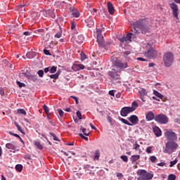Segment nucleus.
<instances>
[{
  "instance_id": "obj_1",
  "label": "nucleus",
  "mask_w": 180,
  "mask_h": 180,
  "mask_svg": "<svg viewBox=\"0 0 180 180\" xmlns=\"http://www.w3.org/2000/svg\"><path fill=\"white\" fill-rule=\"evenodd\" d=\"M134 28L131 30L132 33L134 34H138L139 33H142L143 34H146L147 32H148L149 29L144 23H143V20H139L134 22L132 24Z\"/></svg>"
},
{
  "instance_id": "obj_2",
  "label": "nucleus",
  "mask_w": 180,
  "mask_h": 180,
  "mask_svg": "<svg viewBox=\"0 0 180 180\" xmlns=\"http://www.w3.org/2000/svg\"><path fill=\"white\" fill-rule=\"evenodd\" d=\"M179 145L175 141H167L165 144V148L163 150L165 154H169L171 155L172 153H175L178 150Z\"/></svg>"
},
{
  "instance_id": "obj_3",
  "label": "nucleus",
  "mask_w": 180,
  "mask_h": 180,
  "mask_svg": "<svg viewBox=\"0 0 180 180\" xmlns=\"http://www.w3.org/2000/svg\"><path fill=\"white\" fill-rule=\"evenodd\" d=\"M139 108V103L133 101L131 107H124L121 109L120 115L123 117H126L129 113H131Z\"/></svg>"
},
{
  "instance_id": "obj_4",
  "label": "nucleus",
  "mask_w": 180,
  "mask_h": 180,
  "mask_svg": "<svg viewBox=\"0 0 180 180\" xmlns=\"http://www.w3.org/2000/svg\"><path fill=\"white\" fill-rule=\"evenodd\" d=\"M164 136L169 141H176L178 140V135L171 129H165Z\"/></svg>"
},
{
  "instance_id": "obj_5",
  "label": "nucleus",
  "mask_w": 180,
  "mask_h": 180,
  "mask_svg": "<svg viewBox=\"0 0 180 180\" xmlns=\"http://www.w3.org/2000/svg\"><path fill=\"white\" fill-rule=\"evenodd\" d=\"M137 174L139 177L136 180H150L154 178V174L148 173L144 169L138 170Z\"/></svg>"
},
{
  "instance_id": "obj_6",
  "label": "nucleus",
  "mask_w": 180,
  "mask_h": 180,
  "mask_svg": "<svg viewBox=\"0 0 180 180\" xmlns=\"http://www.w3.org/2000/svg\"><path fill=\"white\" fill-rule=\"evenodd\" d=\"M163 61L165 67H171L174 63V54L171 52H168L164 54Z\"/></svg>"
},
{
  "instance_id": "obj_7",
  "label": "nucleus",
  "mask_w": 180,
  "mask_h": 180,
  "mask_svg": "<svg viewBox=\"0 0 180 180\" xmlns=\"http://www.w3.org/2000/svg\"><path fill=\"white\" fill-rule=\"evenodd\" d=\"M108 75L110 77V79L113 84H120V75L117 74L116 70L112 69L111 71L108 72Z\"/></svg>"
},
{
  "instance_id": "obj_8",
  "label": "nucleus",
  "mask_w": 180,
  "mask_h": 180,
  "mask_svg": "<svg viewBox=\"0 0 180 180\" xmlns=\"http://www.w3.org/2000/svg\"><path fill=\"white\" fill-rule=\"evenodd\" d=\"M155 122L160 123V124H167L168 123V117L164 114H159L155 115Z\"/></svg>"
},
{
  "instance_id": "obj_9",
  "label": "nucleus",
  "mask_w": 180,
  "mask_h": 180,
  "mask_svg": "<svg viewBox=\"0 0 180 180\" xmlns=\"http://www.w3.org/2000/svg\"><path fill=\"white\" fill-rule=\"evenodd\" d=\"M145 57L147 58H157L158 56V51L154 49V48H150L144 53Z\"/></svg>"
},
{
  "instance_id": "obj_10",
  "label": "nucleus",
  "mask_w": 180,
  "mask_h": 180,
  "mask_svg": "<svg viewBox=\"0 0 180 180\" xmlns=\"http://www.w3.org/2000/svg\"><path fill=\"white\" fill-rule=\"evenodd\" d=\"M6 148L11 150V153H15V151H19V146H16L13 143H8L6 144Z\"/></svg>"
},
{
  "instance_id": "obj_11",
  "label": "nucleus",
  "mask_w": 180,
  "mask_h": 180,
  "mask_svg": "<svg viewBox=\"0 0 180 180\" xmlns=\"http://www.w3.org/2000/svg\"><path fill=\"white\" fill-rule=\"evenodd\" d=\"M138 92L140 95V99H141L143 102H146V98L144 97L147 96V90H146V89L139 87L138 89Z\"/></svg>"
},
{
  "instance_id": "obj_12",
  "label": "nucleus",
  "mask_w": 180,
  "mask_h": 180,
  "mask_svg": "<svg viewBox=\"0 0 180 180\" xmlns=\"http://www.w3.org/2000/svg\"><path fill=\"white\" fill-rule=\"evenodd\" d=\"M115 65L120 70H124V68H127L128 67L127 63H123L122 61L117 60L115 62Z\"/></svg>"
},
{
  "instance_id": "obj_13",
  "label": "nucleus",
  "mask_w": 180,
  "mask_h": 180,
  "mask_svg": "<svg viewBox=\"0 0 180 180\" xmlns=\"http://www.w3.org/2000/svg\"><path fill=\"white\" fill-rule=\"evenodd\" d=\"M170 8L173 11V16L178 19V5H176L175 3H172L170 4Z\"/></svg>"
},
{
  "instance_id": "obj_14",
  "label": "nucleus",
  "mask_w": 180,
  "mask_h": 180,
  "mask_svg": "<svg viewBox=\"0 0 180 180\" xmlns=\"http://www.w3.org/2000/svg\"><path fill=\"white\" fill-rule=\"evenodd\" d=\"M70 13L73 18H79V11L74 7L70 8Z\"/></svg>"
},
{
  "instance_id": "obj_15",
  "label": "nucleus",
  "mask_w": 180,
  "mask_h": 180,
  "mask_svg": "<svg viewBox=\"0 0 180 180\" xmlns=\"http://www.w3.org/2000/svg\"><path fill=\"white\" fill-rule=\"evenodd\" d=\"M97 41L99 46H103V36L99 30H97Z\"/></svg>"
},
{
  "instance_id": "obj_16",
  "label": "nucleus",
  "mask_w": 180,
  "mask_h": 180,
  "mask_svg": "<svg viewBox=\"0 0 180 180\" xmlns=\"http://www.w3.org/2000/svg\"><path fill=\"white\" fill-rule=\"evenodd\" d=\"M146 119L147 122H151V120H155V115L152 111H149L146 115Z\"/></svg>"
},
{
  "instance_id": "obj_17",
  "label": "nucleus",
  "mask_w": 180,
  "mask_h": 180,
  "mask_svg": "<svg viewBox=\"0 0 180 180\" xmlns=\"http://www.w3.org/2000/svg\"><path fill=\"white\" fill-rule=\"evenodd\" d=\"M128 120L131 123H132V124H137V123H139V117H137V115H131Z\"/></svg>"
},
{
  "instance_id": "obj_18",
  "label": "nucleus",
  "mask_w": 180,
  "mask_h": 180,
  "mask_svg": "<svg viewBox=\"0 0 180 180\" xmlns=\"http://www.w3.org/2000/svg\"><path fill=\"white\" fill-rule=\"evenodd\" d=\"M22 74L24 75V77H26L28 79H31V81L36 82L37 80V76L33 75H30L29 73H25L22 72Z\"/></svg>"
},
{
  "instance_id": "obj_19",
  "label": "nucleus",
  "mask_w": 180,
  "mask_h": 180,
  "mask_svg": "<svg viewBox=\"0 0 180 180\" xmlns=\"http://www.w3.org/2000/svg\"><path fill=\"white\" fill-rule=\"evenodd\" d=\"M153 132L156 137H161L162 136V131H161V129L158 127H155L153 128Z\"/></svg>"
},
{
  "instance_id": "obj_20",
  "label": "nucleus",
  "mask_w": 180,
  "mask_h": 180,
  "mask_svg": "<svg viewBox=\"0 0 180 180\" xmlns=\"http://www.w3.org/2000/svg\"><path fill=\"white\" fill-rule=\"evenodd\" d=\"M72 68L74 71H79V70H84L85 66L82 64H75L72 65Z\"/></svg>"
},
{
  "instance_id": "obj_21",
  "label": "nucleus",
  "mask_w": 180,
  "mask_h": 180,
  "mask_svg": "<svg viewBox=\"0 0 180 180\" xmlns=\"http://www.w3.org/2000/svg\"><path fill=\"white\" fill-rule=\"evenodd\" d=\"M46 18H52V19H56V13L53 10H48L46 13Z\"/></svg>"
},
{
  "instance_id": "obj_22",
  "label": "nucleus",
  "mask_w": 180,
  "mask_h": 180,
  "mask_svg": "<svg viewBox=\"0 0 180 180\" xmlns=\"http://www.w3.org/2000/svg\"><path fill=\"white\" fill-rule=\"evenodd\" d=\"M108 11L110 15H113V13H115V7L113 6V4L110 2L108 3Z\"/></svg>"
},
{
  "instance_id": "obj_23",
  "label": "nucleus",
  "mask_w": 180,
  "mask_h": 180,
  "mask_svg": "<svg viewBox=\"0 0 180 180\" xmlns=\"http://www.w3.org/2000/svg\"><path fill=\"white\" fill-rule=\"evenodd\" d=\"M140 158V155H133L130 158V161L132 164H134L136 161H139V159Z\"/></svg>"
},
{
  "instance_id": "obj_24",
  "label": "nucleus",
  "mask_w": 180,
  "mask_h": 180,
  "mask_svg": "<svg viewBox=\"0 0 180 180\" xmlns=\"http://www.w3.org/2000/svg\"><path fill=\"white\" fill-rule=\"evenodd\" d=\"M86 23L88 27H92L94 25V20L92 18H88L86 20Z\"/></svg>"
},
{
  "instance_id": "obj_25",
  "label": "nucleus",
  "mask_w": 180,
  "mask_h": 180,
  "mask_svg": "<svg viewBox=\"0 0 180 180\" xmlns=\"http://www.w3.org/2000/svg\"><path fill=\"white\" fill-rule=\"evenodd\" d=\"M62 35H63V28H61V26H59V30H58V32L55 34V37H56V39H60Z\"/></svg>"
},
{
  "instance_id": "obj_26",
  "label": "nucleus",
  "mask_w": 180,
  "mask_h": 180,
  "mask_svg": "<svg viewBox=\"0 0 180 180\" xmlns=\"http://www.w3.org/2000/svg\"><path fill=\"white\" fill-rule=\"evenodd\" d=\"M99 157H101V152L99 151V150H96L94 153V161L96 160H99Z\"/></svg>"
},
{
  "instance_id": "obj_27",
  "label": "nucleus",
  "mask_w": 180,
  "mask_h": 180,
  "mask_svg": "<svg viewBox=\"0 0 180 180\" xmlns=\"http://www.w3.org/2000/svg\"><path fill=\"white\" fill-rule=\"evenodd\" d=\"M34 146H36L38 150H41L43 148V145H41V143L39 141H34Z\"/></svg>"
},
{
  "instance_id": "obj_28",
  "label": "nucleus",
  "mask_w": 180,
  "mask_h": 180,
  "mask_svg": "<svg viewBox=\"0 0 180 180\" xmlns=\"http://www.w3.org/2000/svg\"><path fill=\"white\" fill-rule=\"evenodd\" d=\"M119 120H120V122L124 123V124H127V126H133V124H130V122H129V121H127L124 118L119 117Z\"/></svg>"
},
{
  "instance_id": "obj_29",
  "label": "nucleus",
  "mask_w": 180,
  "mask_h": 180,
  "mask_svg": "<svg viewBox=\"0 0 180 180\" xmlns=\"http://www.w3.org/2000/svg\"><path fill=\"white\" fill-rule=\"evenodd\" d=\"M76 41L79 43V44H81L84 41V35L80 34L77 37L76 39Z\"/></svg>"
},
{
  "instance_id": "obj_30",
  "label": "nucleus",
  "mask_w": 180,
  "mask_h": 180,
  "mask_svg": "<svg viewBox=\"0 0 180 180\" xmlns=\"http://www.w3.org/2000/svg\"><path fill=\"white\" fill-rule=\"evenodd\" d=\"M153 94L155 96L160 98V99H162V98H164V96L161 94L160 92L157 91V90H153Z\"/></svg>"
},
{
  "instance_id": "obj_31",
  "label": "nucleus",
  "mask_w": 180,
  "mask_h": 180,
  "mask_svg": "<svg viewBox=\"0 0 180 180\" xmlns=\"http://www.w3.org/2000/svg\"><path fill=\"white\" fill-rule=\"evenodd\" d=\"M15 169L18 172H22L23 170V166L22 165H15Z\"/></svg>"
},
{
  "instance_id": "obj_32",
  "label": "nucleus",
  "mask_w": 180,
  "mask_h": 180,
  "mask_svg": "<svg viewBox=\"0 0 180 180\" xmlns=\"http://www.w3.org/2000/svg\"><path fill=\"white\" fill-rule=\"evenodd\" d=\"M32 18L34 20H37V19H39V13H37L36 12L32 13Z\"/></svg>"
},
{
  "instance_id": "obj_33",
  "label": "nucleus",
  "mask_w": 180,
  "mask_h": 180,
  "mask_svg": "<svg viewBox=\"0 0 180 180\" xmlns=\"http://www.w3.org/2000/svg\"><path fill=\"white\" fill-rule=\"evenodd\" d=\"M133 35V33H129L125 37V39L127 41H131V36Z\"/></svg>"
},
{
  "instance_id": "obj_34",
  "label": "nucleus",
  "mask_w": 180,
  "mask_h": 180,
  "mask_svg": "<svg viewBox=\"0 0 180 180\" xmlns=\"http://www.w3.org/2000/svg\"><path fill=\"white\" fill-rule=\"evenodd\" d=\"M57 71V67L56 66H52L51 68H49V72L51 74H54Z\"/></svg>"
},
{
  "instance_id": "obj_35",
  "label": "nucleus",
  "mask_w": 180,
  "mask_h": 180,
  "mask_svg": "<svg viewBox=\"0 0 180 180\" xmlns=\"http://www.w3.org/2000/svg\"><path fill=\"white\" fill-rule=\"evenodd\" d=\"M140 149V145L138 144L137 141L135 142V144L133 145V150H139Z\"/></svg>"
},
{
  "instance_id": "obj_36",
  "label": "nucleus",
  "mask_w": 180,
  "mask_h": 180,
  "mask_svg": "<svg viewBox=\"0 0 180 180\" xmlns=\"http://www.w3.org/2000/svg\"><path fill=\"white\" fill-rule=\"evenodd\" d=\"M15 126H16L18 131L22 133V134H25V132L23 131V129H22V127L19 124H18V123H15Z\"/></svg>"
},
{
  "instance_id": "obj_37",
  "label": "nucleus",
  "mask_w": 180,
  "mask_h": 180,
  "mask_svg": "<svg viewBox=\"0 0 180 180\" xmlns=\"http://www.w3.org/2000/svg\"><path fill=\"white\" fill-rule=\"evenodd\" d=\"M120 158L122 160V161H124V162H127L129 161V157L127 155H122Z\"/></svg>"
},
{
  "instance_id": "obj_38",
  "label": "nucleus",
  "mask_w": 180,
  "mask_h": 180,
  "mask_svg": "<svg viewBox=\"0 0 180 180\" xmlns=\"http://www.w3.org/2000/svg\"><path fill=\"white\" fill-rule=\"evenodd\" d=\"M43 109H44L45 113H46V115H49V112H50V109L49 108V107H47V105H44Z\"/></svg>"
},
{
  "instance_id": "obj_39",
  "label": "nucleus",
  "mask_w": 180,
  "mask_h": 180,
  "mask_svg": "<svg viewBox=\"0 0 180 180\" xmlns=\"http://www.w3.org/2000/svg\"><path fill=\"white\" fill-rule=\"evenodd\" d=\"M49 134L53 138L54 141H58V138H57V136H56V134L53 132H49Z\"/></svg>"
},
{
  "instance_id": "obj_40",
  "label": "nucleus",
  "mask_w": 180,
  "mask_h": 180,
  "mask_svg": "<svg viewBox=\"0 0 180 180\" xmlns=\"http://www.w3.org/2000/svg\"><path fill=\"white\" fill-rule=\"evenodd\" d=\"M16 84H17V85H18V86L20 88H25V86H26V84H25V83H22V82H20L19 81H17Z\"/></svg>"
},
{
  "instance_id": "obj_41",
  "label": "nucleus",
  "mask_w": 180,
  "mask_h": 180,
  "mask_svg": "<svg viewBox=\"0 0 180 180\" xmlns=\"http://www.w3.org/2000/svg\"><path fill=\"white\" fill-rule=\"evenodd\" d=\"M18 113L20 115H24V116H26V111L24 109H18Z\"/></svg>"
},
{
  "instance_id": "obj_42",
  "label": "nucleus",
  "mask_w": 180,
  "mask_h": 180,
  "mask_svg": "<svg viewBox=\"0 0 180 180\" xmlns=\"http://www.w3.org/2000/svg\"><path fill=\"white\" fill-rule=\"evenodd\" d=\"M80 130H82V131L84 136H89V132L86 133V129L82 128V127H81Z\"/></svg>"
},
{
  "instance_id": "obj_43",
  "label": "nucleus",
  "mask_w": 180,
  "mask_h": 180,
  "mask_svg": "<svg viewBox=\"0 0 180 180\" xmlns=\"http://www.w3.org/2000/svg\"><path fill=\"white\" fill-rule=\"evenodd\" d=\"M37 74L40 78H43V75H44V71L40 70L37 72Z\"/></svg>"
},
{
  "instance_id": "obj_44",
  "label": "nucleus",
  "mask_w": 180,
  "mask_h": 180,
  "mask_svg": "<svg viewBox=\"0 0 180 180\" xmlns=\"http://www.w3.org/2000/svg\"><path fill=\"white\" fill-rule=\"evenodd\" d=\"M176 179V176L175 174H169L168 176V180H175Z\"/></svg>"
},
{
  "instance_id": "obj_45",
  "label": "nucleus",
  "mask_w": 180,
  "mask_h": 180,
  "mask_svg": "<svg viewBox=\"0 0 180 180\" xmlns=\"http://www.w3.org/2000/svg\"><path fill=\"white\" fill-rule=\"evenodd\" d=\"M176 162H178V160H176V159L170 162V165H169L170 168H172V167L174 165H175L176 164Z\"/></svg>"
},
{
  "instance_id": "obj_46",
  "label": "nucleus",
  "mask_w": 180,
  "mask_h": 180,
  "mask_svg": "<svg viewBox=\"0 0 180 180\" xmlns=\"http://www.w3.org/2000/svg\"><path fill=\"white\" fill-rule=\"evenodd\" d=\"M153 150V146H149V147H148L147 148H146V153H148V154H151V153H152V150Z\"/></svg>"
},
{
  "instance_id": "obj_47",
  "label": "nucleus",
  "mask_w": 180,
  "mask_h": 180,
  "mask_svg": "<svg viewBox=\"0 0 180 180\" xmlns=\"http://www.w3.org/2000/svg\"><path fill=\"white\" fill-rule=\"evenodd\" d=\"M80 57H81L82 61L86 60V55H85L84 53H82L80 54Z\"/></svg>"
},
{
  "instance_id": "obj_48",
  "label": "nucleus",
  "mask_w": 180,
  "mask_h": 180,
  "mask_svg": "<svg viewBox=\"0 0 180 180\" xmlns=\"http://www.w3.org/2000/svg\"><path fill=\"white\" fill-rule=\"evenodd\" d=\"M119 40L121 43H126V41H127L126 40V37H120Z\"/></svg>"
},
{
  "instance_id": "obj_49",
  "label": "nucleus",
  "mask_w": 180,
  "mask_h": 180,
  "mask_svg": "<svg viewBox=\"0 0 180 180\" xmlns=\"http://www.w3.org/2000/svg\"><path fill=\"white\" fill-rule=\"evenodd\" d=\"M76 115H77L78 119H79V120H82V114H81V112H80L79 111H77V112H76Z\"/></svg>"
},
{
  "instance_id": "obj_50",
  "label": "nucleus",
  "mask_w": 180,
  "mask_h": 180,
  "mask_svg": "<svg viewBox=\"0 0 180 180\" xmlns=\"http://www.w3.org/2000/svg\"><path fill=\"white\" fill-rule=\"evenodd\" d=\"M70 98H72V99H74L75 101L76 104L78 105V97H76L75 96H71Z\"/></svg>"
},
{
  "instance_id": "obj_51",
  "label": "nucleus",
  "mask_w": 180,
  "mask_h": 180,
  "mask_svg": "<svg viewBox=\"0 0 180 180\" xmlns=\"http://www.w3.org/2000/svg\"><path fill=\"white\" fill-rule=\"evenodd\" d=\"M150 160L151 162H155V161H157V158L155 156H150Z\"/></svg>"
},
{
  "instance_id": "obj_52",
  "label": "nucleus",
  "mask_w": 180,
  "mask_h": 180,
  "mask_svg": "<svg viewBox=\"0 0 180 180\" xmlns=\"http://www.w3.org/2000/svg\"><path fill=\"white\" fill-rule=\"evenodd\" d=\"M79 137H82V139H83V140H85L86 141H88V137L84 136V134H79Z\"/></svg>"
},
{
  "instance_id": "obj_53",
  "label": "nucleus",
  "mask_w": 180,
  "mask_h": 180,
  "mask_svg": "<svg viewBox=\"0 0 180 180\" xmlns=\"http://www.w3.org/2000/svg\"><path fill=\"white\" fill-rule=\"evenodd\" d=\"M44 53L46 56H51V53H50V51L47 50V49H44Z\"/></svg>"
},
{
  "instance_id": "obj_54",
  "label": "nucleus",
  "mask_w": 180,
  "mask_h": 180,
  "mask_svg": "<svg viewBox=\"0 0 180 180\" xmlns=\"http://www.w3.org/2000/svg\"><path fill=\"white\" fill-rule=\"evenodd\" d=\"M47 119L49 122V123L52 125V126H56V124H54V122L53 121H51V118H50V117L49 115H47Z\"/></svg>"
},
{
  "instance_id": "obj_55",
  "label": "nucleus",
  "mask_w": 180,
  "mask_h": 180,
  "mask_svg": "<svg viewBox=\"0 0 180 180\" xmlns=\"http://www.w3.org/2000/svg\"><path fill=\"white\" fill-rule=\"evenodd\" d=\"M50 78H51L52 79H58V77H57V75L56 74L54 75H49Z\"/></svg>"
},
{
  "instance_id": "obj_56",
  "label": "nucleus",
  "mask_w": 180,
  "mask_h": 180,
  "mask_svg": "<svg viewBox=\"0 0 180 180\" xmlns=\"http://www.w3.org/2000/svg\"><path fill=\"white\" fill-rule=\"evenodd\" d=\"M131 52L130 51H124L122 53V54H124V56H130Z\"/></svg>"
},
{
  "instance_id": "obj_57",
  "label": "nucleus",
  "mask_w": 180,
  "mask_h": 180,
  "mask_svg": "<svg viewBox=\"0 0 180 180\" xmlns=\"http://www.w3.org/2000/svg\"><path fill=\"white\" fill-rule=\"evenodd\" d=\"M57 23H61V22H63V23H65V22H64V20H63V18H58L56 20Z\"/></svg>"
},
{
  "instance_id": "obj_58",
  "label": "nucleus",
  "mask_w": 180,
  "mask_h": 180,
  "mask_svg": "<svg viewBox=\"0 0 180 180\" xmlns=\"http://www.w3.org/2000/svg\"><path fill=\"white\" fill-rule=\"evenodd\" d=\"M117 178H119V179L123 178V174L122 173H116Z\"/></svg>"
},
{
  "instance_id": "obj_59",
  "label": "nucleus",
  "mask_w": 180,
  "mask_h": 180,
  "mask_svg": "<svg viewBox=\"0 0 180 180\" xmlns=\"http://www.w3.org/2000/svg\"><path fill=\"white\" fill-rule=\"evenodd\" d=\"M58 112L60 116H64V111H63V110L58 109Z\"/></svg>"
},
{
  "instance_id": "obj_60",
  "label": "nucleus",
  "mask_w": 180,
  "mask_h": 180,
  "mask_svg": "<svg viewBox=\"0 0 180 180\" xmlns=\"http://www.w3.org/2000/svg\"><path fill=\"white\" fill-rule=\"evenodd\" d=\"M0 95H1V96H4V95H5V91H4V88H0Z\"/></svg>"
},
{
  "instance_id": "obj_61",
  "label": "nucleus",
  "mask_w": 180,
  "mask_h": 180,
  "mask_svg": "<svg viewBox=\"0 0 180 180\" xmlns=\"http://www.w3.org/2000/svg\"><path fill=\"white\" fill-rule=\"evenodd\" d=\"M109 95H110L111 96H115V91L114 90H110L108 92Z\"/></svg>"
},
{
  "instance_id": "obj_62",
  "label": "nucleus",
  "mask_w": 180,
  "mask_h": 180,
  "mask_svg": "<svg viewBox=\"0 0 180 180\" xmlns=\"http://www.w3.org/2000/svg\"><path fill=\"white\" fill-rule=\"evenodd\" d=\"M11 136H14L15 137H18V139H20V136L17 134H13L11 131L9 132Z\"/></svg>"
},
{
  "instance_id": "obj_63",
  "label": "nucleus",
  "mask_w": 180,
  "mask_h": 180,
  "mask_svg": "<svg viewBox=\"0 0 180 180\" xmlns=\"http://www.w3.org/2000/svg\"><path fill=\"white\" fill-rule=\"evenodd\" d=\"M75 27H76L75 24L74 23V22H72V23H71V29L74 30V29H75Z\"/></svg>"
},
{
  "instance_id": "obj_64",
  "label": "nucleus",
  "mask_w": 180,
  "mask_h": 180,
  "mask_svg": "<svg viewBox=\"0 0 180 180\" xmlns=\"http://www.w3.org/2000/svg\"><path fill=\"white\" fill-rule=\"evenodd\" d=\"M97 11H98L97 9L93 8V11H91V14L95 15V13H96Z\"/></svg>"
}]
</instances>
